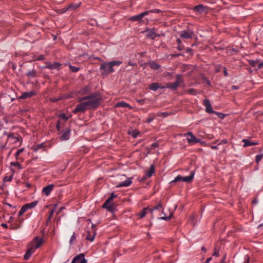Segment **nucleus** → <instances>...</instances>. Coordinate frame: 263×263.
Returning a JSON list of instances; mask_svg holds the SVG:
<instances>
[{"mask_svg": "<svg viewBox=\"0 0 263 263\" xmlns=\"http://www.w3.org/2000/svg\"><path fill=\"white\" fill-rule=\"evenodd\" d=\"M81 103L77 105L72 112L74 114L79 112H85L86 110H90L97 108V105L99 104V101L89 100L85 102H81Z\"/></svg>", "mask_w": 263, "mask_h": 263, "instance_id": "f257e3e1", "label": "nucleus"}, {"mask_svg": "<svg viewBox=\"0 0 263 263\" xmlns=\"http://www.w3.org/2000/svg\"><path fill=\"white\" fill-rule=\"evenodd\" d=\"M98 100L99 101V104L97 105V108L101 104V101L102 100V96L101 93L98 91L94 92L93 93H91L89 95L80 98L78 99V102H82L85 100Z\"/></svg>", "mask_w": 263, "mask_h": 263, "instance_id": "f03ea898", "label": "nucleus"}, {"mask_svg": "<svg viewBox=\"0 0 263 263\" xmlns=\"http://www.w3.org/2000/svg\"><path fill=\"white\" fill-rule=\"evenodd\" d=\"M111 201L112 200L108 198L103 203L102 208L107 209L109 212L113 213L115 211V208L114 204H110Z\"/></svg>", "mask_w": 263, "mask_h": 263, "instance_id": "7ed1b4c3", "label": "nucleus"}, {"mask_svg": "<svg viewBox=\"0 0 263 263\" xmlns=\"http://www.w3.org/2000/svg\"><path fill=\"white\" fill-rule=\"evenodd\" d=\"M185 135L189 136V137L187 138L189 143L195 144L201 141V139L196 138L191 132H188Z\"/></svg>", "mask_w": 263, "mask_h": 263, "instance_id": "20e7f679", "label": "nucleus"}, {"mask_svg": "<svg viewBox=\"0 0 263 263\" xmlns=\"http://www.w3.org/2000/svg\"><path fill=\"white\" fill-rule=\"evenodd\" d=\"M61 65V64L58 62H54L53 63H51L50 62H46V65L43 66V68H47L49 69H57L59 70L60 67Z\"/></svg>", "mask_w": 263, "mask_h": 263, "instance_id": "39448f33", "label": "nucleus"}, {"mask_svg": "<svg viewBox=\"0 0 263 263\" xmlns=\"http://www.w3.org/2000/svg\"><path fill=\"white\" fill-rule=\"evenodd\" d=\"M208 9H209L208 7H207L206 6H204L202 4H200V5L195 6L193 8V9L195 12H197L199 14H201L205 12H206L208 11Z\"/></svg>", "mask_w": 263, "mask_h": 263, "instance_id": "423d86ee", "label": "nucleus"}, {"mask_svg": "<svg viewBox=\"0 0 263 263\" xmlns=\"http://www.w3.org/2000/svg\"><path fill=\"white\" fill-rule=\"evenodd\" d=\"M194 35V33L192 31L183 30L180 32V36L184 39H192Z\"/></svg>", "mask_w": 263, "mask_h": 263, "instance_id": "0eeeda50", "label": "nucleus"}, {"mask_svg": "<svg viewBox=\"0 0 263 263\" xmlns=\"http://www.w3.org/2000/svg\"><path fill=\"white\" fill-rule=\"evenodd\" d=\"M203 105L205 107V111L208 113H214L215 111L213 110L211 104L208 99H204L203 100Z\"/></svg>", "mask_w": 263, "mask_h": 263, "instance_id": "6e6552de", "label": "nucleus"}, {"mask_svg": "<svg viewBox=\"0 0 263 263\" xmlns=\"http://www.w3.org/2000/svg\"><path fill=\"white\" fill-rule=\"evenodd\" d=\"M71 129L70 128H66L64 129L60 136V139L61 140H67L69 139V136L70 134Z\"/></svg>", "mask_w": 263, "mask_h": 263, "instance_id": "1a4fd4ad", "label": "nucleus"}, {"mask_svg": "<svg viewBox=\"0 0 263 263\" xmlns=\"http://www.w3.org/2000/svg\"><path fill=\"white\" fill-rule=\"evenodd\" d=\"M155 28L152 29L147 28L144 32H148V33L146 35V37L148 39H151L152 40H154L156 37V32L155 31Z\"/></svg>", "mask_w": 263, "mask_h": 263, "instance_id": "9d476101", "label": "nucleus"}, {"mask_svg": "<svg viewBox=\"0 0 263 263\" xmlns=\"http://www.w3.org/2000/svg\"><path fill=\"white\" fill-rule=\"evenodd\" d=\"M36 92L34 90H31L29 92H24L22 93V95L19 97V99H26L27 98H30L36 95Z\"/></svg>", "mask_w": 263, "mask_h": 263, "instance_id": "9b49d317", "label": "nucleus"}, {"mask_svg": "<svg viewBox=\"0 0 263 263\" xmlns=\"http://www.w3.org/2000/svg\"><path fill=\"white\" fill-rule=\"evenodd\" d=\"M107 67H108L107 70L101 71V75L103 77H106L109 73H112L115 71L113 68V66L110 63V62L107 63Z\"/></svg>", "mask_w": 263, "mask_h": 263, "instance_id": "f8f14e48", "label": "nucleus"}, {"mask_svg": "<svg viewBox=\"0 0 263 263\" xmlns=\"http://www.w3.org/2000/svg\"><path fill=\"white\" fill-rule=\"evenodd\" d=\"M54 186V185L53 184L48 185L43 189L42 192L46 196H48L50 194L51 191L52 190Z\"/></svg>", "mask_w": 263, "mask_h": 263, "instance_id": "ddd939ff", "label": "nucleus"}, {"mask_svg": "<svg viewBox=\"0 0 263 263\" xmlns=\"http://www.w3.org/2000/svg\"><path fill=\"white\" fill-rule=\"evenodd\" d=\"M194 174V171H191L190 176L182 177V181L186 182L187 183H191L193 181Z\"/></svg>", "mask_w": 263, "mask_h": 263, "instance_id": "4468645a", "label": "nucleus"}, {"mask_svg": "<svg viewBox=\"0 0 263 263\" xmlns=\"http://www.w3.org/2000/svg\"><path fill=\"white\" fill-rule=\"evenodd\" d=\"M132 178H128L125 181L120 183L119 184H118L116 187H121L123 186H128L131 184L132 183Z\"/></svg>", "mask_w": 263, "mask_h": 263, "instance_id": "2eb2a0df", "label": "nucleus"}, {"mask_svg": "<svg viewBox=\"0 0 263 263\" xmlns=\"http://www.w3.org/2000/svg\"><path fill=\"white\" fill-rule=\"evenodd\" d=\"M242 141L244 143L243 146L245 147L249 146L256 145L259 144L257 142H251L249 139H242Z\"/></svg>", "mask_w": 263, "mask_h": 263, "instance_id": "dca6fc26", "label": "nucleus"}, {"mask_svg": "<svg viewBox=\"0 0 263 263\" xmlns=\"http://www.w3.org/2000/svg\"><path fill=\"white\" fill-rule=\"evenodd\" d=\"M26 75L29 79L34 78L37 76V72L34 69H33L28 71Z\"/></svg>", "mask_w": 263, "mask_h": 263, "instance_id": "f3484780", "label": "nucleus"}, {"mask_svg": "<svg viewBox=\"0 0 263 263\" xmlns=\"http://www.w3.org/2000/svg\"><path fill=\"white\" fill-rule=\"evenodd\" d=\"M90 88L88 86H85L82 88L79 91L78 93L83 96L88 93L89 92Z\"/></svg>", "mask_w": 263, "mask_h": 263, "instance_id": "a211bd4d", "label": "nucleus"}, {"mask_svg": "<svg viewBox=\"0 0 263 263\" xmlns=\"http://www.w3.org/2000/svg\"><path fill=\"white\" fill-rule=\"evenodd\" d=\"M96 235V232H93V234L91 235V232L89 231H87V235L86 239L90 241H92L94 240L95 237Z\"/></svg>", "mask_w": 263, "mask_h": 263, "instance_id": "6ab92c4d", "label": "nucleus"}, {"mask_svg": "<svg viewBox=\"0 0 263 263\" xmlns=\"http://www.w3.org/2000/svg\"><path fill=\"white\" fill-rule=\"evenodd\" d=\"M33 249V247H32L30 249L27 250L26 253H25V254L24 256V259L25 260H28L30 258L31 254L33 253L34 251H32Z\"/></svg>", "mask_w": 263, "mask_h": 263, "instance_id": "aec40b11", "label": "nucleus"}, {"mask_svg": "<svg viewBox=\"0 0 263 263\" xmlns=\"http://www.w3.org/2000/svg\"><path fill=\"white\" fill-rule=\"evenodd\" d=\"M178 85L177 84V83L175 82L174 83H168L166 84V87L167 88H170L173 90H176L178 87Z\"/></svg>", "mask_w": 263, "mask_h": 263, "instance_id": "412c9836", "label": "nucleus"}, {"mask_svg": "<svg viewBox=\"0 0 263 263\" xmlns=\"http://www.w3.org/2000/svg\"><path fill=\"white\" fill-rule=\"evenodd\" d=\"M116 106L117 107H124V108H129V109H131L132 108V106H130L128 103H126L124 101H121V102H118L116 104Z\"/></svg>", "mask_w": 263, "mask_h": 263, "instance_id": "4be33fe9", "label": "nucleus"}, {"mask_svg": "<svg viewBox=\"0 0 263 263\" xmlns=\"http://www.w3.org/2000/svg\"><path fill=\"white\" fill-rule=\"evenodd\" d=\"M73 258L76 259L77 263L78 262H80V263H81L83 259L86 260L85 258V254L84 253H80L79 255L76 256Z\"/></svg>", "mask_w": 263, "mask_h": 263, "instance_id": "5701e85b", "label": "nucleus"}, {"mask_svg": "<svg viewBox=\"0 0 263 263\" xmlns=\"http://www.w3.org/2000/svg\"><path fill=\"white\" fill-rule=\"evenodd\" d=\"M143 17L142 16L141 14H139L137 15L129 17V20L134 21V22H140Z\"/></svg>", "mask_w": 263, "mask_h": 263, "instance_id": "b1692460", "label": "nucleus"}, {"mask_svg": "<svg viewBox=\"0 0 263 263\" xmlns=\"http://www.w3.org/2000/svg\"><path fill=\"white\" fill-rule=\"evenodd\" d=\"M160 84L158 83H152L149 85V88L153 91H156L159 88Z\"/></svg>", "mask_w": 263, "mask_h": 263, "instance_id": "393cba45", "label": "nucleus"}, {"mask_svg": "<svg viewBox=\"0 0 263 263\" xmlns=\"http://www.w3.org/2000/svg\"><path fill=\"white\" fill-rule=\"evenodd\" d=\"M34 240L36 241V243L34 246V249L39 248L41 246L42 243L43 241V238H39L38 236H36L34 238Z\"/></svg>", "mask_w": 263, "mask_h": 263, "instance_id": "a878e982", "label": "nucleus"}, {"mask_svg": "<svg viewBox=\"0 0 263 263\" xmlns=\"http://www.w3.org/2000/svg\"><path fill=\"white\" fill-rule=\"evenodd\" d=\"M37 203H38V201H35L32 202L31 203H26V204H24V206H25L26 209H27V210L29 209H31V208H34V206H35L37 205Z\"/></svg>", "mask_w": 263, "mask_h": 263, "instance_id": "bb28decb", "label": "nucleus"}, {"mask_svg": "<svg viewBox=\"0 0 263 263\" xmlns=\"http://www.w3.org/2000/svg\"><path fill=\"white\" fill-rule=\"evenodd\" d=\"M155 173V166L153 164L151 165L149 170L146 172V176L151 177L153 174Z\"/></svg>", "mask_w": 263, "mask_h": 263, "instance_id": "cd10ccee", "label": "nucleus"}, {"mask_svg": "<svg viewBox=\"0 0 263 263\" xmlns=\"http://www.w3.org/2000/svg\"><path fill=\"white\" fill-rule=\"evenodd\" d=\"M161 210L162 211V212H163V207H162V205L161 203V202H160L159 203V204L158 205H157L156 206H155L154 207H153V208L152 209H149V211L152 213V212L154 211V210Z\"/></svg>", "mask_w": 263, "mask_h": 263, "instance_id": "c85d7f7f", "label": "nucleus"}, {"mask_svg": "<svg viewBox=\"0 0 263 263\" xmlns=\"http://www.w3.org/2000/svg\"><path fill=\"white\" fill-rule=\"evenodd\" d=\"M149 208L148 207H146L143 208L142 211L138 214V216H140V218H143L146 214H147V211H149Z\"/></svg>", "mask_w": 263, "mask_h": 263, "instance_id": "c756f323", "label": "nucleus"}, {"mask_svg": "<svg viewBox=\"0 0 263 263\" xmlns=\"http://www.w3.org/2000/svg\"><path fill=\"white\" fill-rule=\"evenodd\" d=\"M249 64L250 65H251L252 67H254L256 66L257 65V64L259 62V60L256 59V60H247Z\"/></svg>", "mask_w": 263, "mask_h": 263, "instance_id": "7c9ffc66", "label": "nucleus"}, {"mask_svg": "<svg viewBox=\"0 0 263 263\" xmlns=\"http://www.w3.org/2000/svg\"><path fill=\"white\" fill-rule=\"evenodd\" d=\"M149 66L154 70H158L160 68V65L154 61L149 63Z\"/></svg>", "mask_w": 263, "mask_h": 263, "instance_id": "2f4dec72", "label": "nucleus"}, {"mask_svg": "<svg viewBox=\"0 0 263 263\" xmlns=\"http://www.w3.org/2000/svg\"><path fill=\"white\" fill-rule=\"evenodd\" d=\"M183 82V80L181 74H178L176 77V81L175 83H177V84L179 86V84Z\"/></svg>", "mask_w": 263, "mask_h": 263, "instance_id": "473e14b6", "label": "nucleus"}, {"mask_svg": "<svg viewBox=\"0 0 263 263\" xmlns=\"http://www.w3.org/2000/svg\"><path fill=\"white\" fill-rule=\"evenodd\" d=\"M129 135H130L133 138H136L138 135L140 134V132L138 130H132V131H129L128 132Z\"/></svg>", "mask_w": 263, "mask_h": 263, "instance_id": "72a5a7b5", "label": "nucleus"}, {"mask_svg": "<svg viewBox=\"0 0 263 263\" xmlns=\"http://www.w3.org/2000/svg\"><path fill=\"white\" fill-rule=\"evenodd\" d=\"M177 42L178 43L177 49L179 51L184 49V46L182 44V42L180 39H177Z\"/></svg>", "mask_w": 263, "mask_h": 263, "instance_id": "f704fd0d", "label": "nucleus"}, {"mask_svg": "<svg viewBox=\"0 0 263 263\" xmlns=\"http://www.w3.org/2000/svg\"><path fill=\"white\" fill-rule=\"evenodd\" d=\"M58 117L59 118L64 120L65 122H66L68 120V119L69 118V117H67L64 113L60 114L58 116Z\"/></svg>", "mask_w": 263, "mask_h": 263, "instance_id": "c9c22d12", "label": "nucleus"}, {"mask_svg": "<svg viewBox=\"0 0 263 263\" xmlns=\"http://www.w3.org/2000/svg\"><path fill=\"white\" fill-rule=\"evenodd\" d=\"M80 6V3L78 4H71L70 5H69L67 7V8H68V10H70H70H75L77 8H78V7H79Z\"/></svg>", "mask_w": 263, "mask_h": 263, "instance_id": "e433bc0d", "label": "nucleus"}, {"mask_svg": "<svg viewBox=\"0 0 263 263\" xmlns=\"http://www.w3.org/2000/svg\"><path fill=\"white\" fill-rule=\"evenodd\" d=\"M76 233L75 232H73L69 240V243L70 245H72L73 243V242L76 240Z\"/></svg>", "mask_w": 263, "mask_h": 263, "instance_id": "4c0bfd02", "label": "nucleus"}, {"mask_svg": "<svg viewBox=\"0 0 263 263\" xmlns=\"http://www.w3.org/2000/svg\"><path fill=\"white\" fill-rule=\"evenodd\" d=\"M187 92L190 95H196L197 94V90L194 88H190L186 90Z\"/></svg>", "mask_w": 263, "mask_h": 263, "instance_id": "58836bf2", "label": "nucleus"}, {"mask_svg": "<svg viewBox=\"0 0 263 263\" xmlns=\"http://www.w3.org/2000/svg\"><path fill=\"white\" fill-rule=\"evenodd\" d=\"M44 147V143H41L39 144H37L36 145L33 146L32 148L33 149L34 151L37 152L38 149L42 148Z\"/></svg>", "mask_w": 263, "mask_h": 263, "instance_id": "ea45409f", "label": "nucleus"}, {"mask_svg": "<svg viewBox=\"0 0 263 263\" xmlns=\"http://www.w3.org/2000/svg\"><path fill=\"white\" fill-rule=\"evenodd\" d=\"M10 165L13 166H17L18 169H22V167L20 162H11Z\"/></svg>", "mask_w": 263, "mask_h": 263, "instance_id": "a19ab883", "label": "nucleus"}, {"mask_svg": "<svg viewBox=\"0 0 263 263\" xmlns=\"http://www.w3.org/2000/svg\"><path fill=\"white\" fill-rule=\"evenodd\" d=\"M173 213H171L170 215L168 216H163L159 218L160 219H163L166 221H169L171 219L172 216H173Z\"/></svg>", "mask_w": 263, "mask_h": 263, "instance_id": "79ce46f5", "label": "nucleus"}, {"mask_svg": "<svg viewBox=\"0 0 263 263\" xmlns=\"http://www.w3.org/2000/svg\"><path fill=\"white\" fill-rule=\"evenodd\" d=\"M107 66V63H106V62L103 63L102 64H101L100 67V70H102V71L104 70H107V69H106Z\"/></svg>", "mask_w": 263, "mask_h": 263, "instance_id": "37998d69", "label": "nucleus"}, {"mask_svg": "<svg viewBox=\"0 0 263 263\" xmlns=\"http://www.w3.org/2000/svg\"><path fill=\"white\" fill-rule=\"evenodd\" d=\"M109 62L113 66H119L122 63V62L120 61H111Z\"/></svg>", "mask_w": 263, "mask_h": 263, "instance_id": "c03bdc74", "label": "nucleus"}, {"mask_svg": "<svg viewBox=\"0 0 263 263\" xmlns=\"http://www.w3.org/2000/svg\"><path fill=\"white\" fill-rule=\"evenodd\" d=\"M69 68L72 72H77L80 70V68L79 67H75L71 65H69Z\"/></svg>", "mask_w": 263, "mask_h": 263, "instance_id": "a18cd8bd", "label": "nucleus"}, {"mask_svg": "<svg viewBox=\"0 0 263 263\" xmlns=\"http://www.w3.org/2000/svg\"><path fill=\"white\" fill-rule=\"evenodd\" d=\"M26 211H27V209H26L25 206L23 205L21 208V210H20V211L18 212V216H22L24 214V213H25Z\"/></svg>", "mask_w": 263, "mask_h": 263, "instance_id": "49530a36", "label": "nucleus"}, {"mask_svg": "<svg viewBox=\"0 0 263 263\" xmlns=\"http://www.w3.org/2000/svg\"><path fill=\"white\" fill-rule=\"evenodd\" d=\"M54 212V209L50 211V212L49 213L48 217V218L47 219V221H50L51 219L52 218V217L53 216Z\"/></svg>", "mask_w": 263, "mask_h": 263, "instance_id": "de8ad7c7", "label": "nucleus"}, {"mask_svg": "<svg viewBox=\"0 0 263 263\" xmlns=\"http://www.w3.org/2000/svg\"><path fill=\"white\" fill-rule=\"evenodd\" d=\"M182 176H180V175H178L177 176H176L175 177V178L174 179V180L172 181H171V183H173V182H178V181H182Z\"/></svg>", "mask_w": 263, "mask_h": 263, "instance_id": "09e8293b", "label": "nucleus"}, {"mask_svg": "<svg viewBox=\"0 0 263 263\" xmlns=\"http://www.w3.org/2000/svg\"><path fill=\"white\" fill-rule=\"evenodd\" d=\"M13 178V176L11 175L10 176H5L3 179V181L4 182H7V181H10L12 180Z\"/></svg>", "mask_w": 263, "mask_h": 263, "instance_id": "8fccbe9b", "label": "nucleus"}, {"mask_svg": "<svg viewBox=\"0 0 263 263\" xmlns=\"http://www.w3.org/2000/svg\"><path fill=\"white\" fill-rule=\"evenodd\" d=\"M263 157V154L258 155L256 156L255 162L258 164L259 162L261 160Z\"/></svg>", "mask_w": 263, "mask_h": 263, "instance_id": "3c124183", "label": "nucleus"}, {"mask_svg": "<svg viewBox=\"0 0 263 263\" xmlns=\"http://www.w3.org/2000/svg\"><path fill=\"white\" fill-rule=\"evenodd\" d=\"M213 114H216L220 119H223L226 116V115L224 114L217 112L216 111L215 112H214Z\"/></svg>", "mask_w": 263, "mask_h": 263, "instance_id": "603ef678", "label": "nucleus"}, {"mask_svg": "<svg viewBox=\"0 0 263 263\" xmlns=\"http://www.w3.org/2000/svg\"><path fill=\"white\" fill-rule=\"evenodd\" d=\"M24 151V148H21L19 149L15 153V157L16 158H17L20 153L23 152Z\"/></svg>", "mask_w": 263, "mask_h": 263, "instance_id": "864d4df0", "label": "nucleus"}, {"mask_svg": "<svg viewBox=\"0 0 263 263\" xmlns=\"http://www.w3.org/2000/svg\"><path fill=\"white\" fill-rule=\"evenodd\" d=\"M213 256H215L218 257L219 256V251L216 248H215L214 249V252L212 254Z\"/></svg>", "mask_w": 263, "mask_h": 263, "instance_id": "5fc2aeb1", "label": "nucleus"}, {"mask_svg": "<svg viewBox=\"0 0 263 263\" xmlns=\"http://www.w3.org/2000/svg\"><path fill=\"white\" fill-rule=\"evenodd\" d=\"M61 123L60 120H58L56 124V128L59 132H61Z\"/></svg>", "mask_w": 263, "mask_h": 263, "instance_id": "6e6d98bb", "label": "nucleus"}, {"mask_svg": "<svg viewBox=\"0 0 263 263\" xmlns=\"http://www.w3.org/2000/svg\"><path fill=\"white\" fill-rule=\"evenodd\" d=\"M263 68V62L259 61L258 63L257 64V68L255 69V71H257L258 69H260L261 68Z\"/></svg>", "mask_w": 263, "mask_h": 263, "instance_id": "4d7b16f0", "label": "nucleus"}, {"mask_svg": "<svg viewBox=\"0 0 263 263\" xmlns=\"http://www.w3.org/2000/svg\"><path fill=\"white\" fill-rule=\"evenodd\" d=\"M222 68V66L220 65H218L215 66V70L216 73H218L221 71V68Z\"/></svg>", "mask_w": 263, "mask_h": 263, "instance_id": "13d9d810", "label": "nucleus"}, {"mask_svg": "<svg viewBox=\"0 0 263 263\" xmlns=\"http://www.w3.org/2000/svg\"><path fill=\"white\" fill-rule=\"evenodd\" d=\"M155 118V116L153 115L152 117H151V115L148 118L146 119V122L147 123H151Z\"/></svg>", "mask_w": 263, "mask_h": 263, "instance_id": "bf43d9fd", "label": "nucleus"}, {"mask_svg": "<svg viewBox=\"0 0 263 263\" xmlns=\"http://www.w3.org/2000/svg\"><path fill=\"white\" fill-rule=\"evenodd\" d=\"M136 101L139 103L140 104V105H143L144 103H145V99H137L136 100Z\"/></svg>", "mask_w": 263, "mask_h": 263, "instance_id": "052dcab7", "label": "nucleus"}, {"mask_svg": "<svg viewBox=\"0 0 263 263\" xmlns=\"http://www.w3.org/2000/svg\"><path fill=\"white\" fill-rule=\"evenodd\" d=\"M171 57L175 58V57H178L179 56H184V54L183 53H174L171 54Z\"/></svg>", "mask_w": 263, "mask_h": 263, "instance_id": "680f3d73", "label": "nucleus"}, {"mask_svg": "<svg viewBox=\"0 0 263 263\" xmlns=\"http://www.w3.org/2000/svg\"><path fill=\"white\" fill-rule=\"evenodd\" d=\"M68 10V9L67 7H65V8H62V9H61L59 10V11L61 13H65V12H66Z\"/></svg>", "mask_w": 263, "mask_h": 263, "instance_id": "e2e57ef3", "label": "nucleus"}, {"mask_svg": "<svg viewBox=\"0 0 263 263\" xmlns=\"http://www.w3.org/2000/svg\"><path fill=\"white\" fill-rule=\"evenodd\" d=\"M149 13H151V10L144 11V12L141 13L140 14H141L142 16L143 17L144 16L148 14Z\"/></svg>", "mask_w": 263, "mask_h": 263, "instance_id": "0e129e2a", "label": "nucleus"}, {"mask_svg": "<svg viewBox=\"0 0 263 263\" xmlns=\"http://www.w3.org/2000/svg\"><path fill=\"white\" fill-rule=\"evenodd\" d=\"M223 74H224V77H228L229 74H228V73L227 72V68L226 67H223Z\"/></svg>", "mask_w": 263, "mask_h": 263, "instance_id": "69168bd1", "label": "nucleus"}, {"mask_svg": "<svg viewBox=\"0 0 263 263\" xmlns=\"http://www.w3.org/2000/svg\"><path fill=\"white\" fill-rule=\"evenodd\" d=\"M45 59V57H44V55H43V54H41L36 59V60H38V61H42V60H44Z\"/></svg>", "mask_w": 263, "mask_h": 263, "instance_id": "338daca9", "label": "nucleus"}, {"mask_svg": "<svg viewBox=\"0 0 263 263\" xmlns=\"http://www.w3.org/2000/svg\"><path fill=\"white\" fill-rule=\"evenodd\" d=\"M117 197V195H115L114 194V193H112L109 198L112 201L114 198H116Z\"/></svg>", "mask_w": 263, "mask_h": 263, "instance_id": "774afa93", "label": "nucleus"}]
</instances>
